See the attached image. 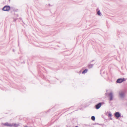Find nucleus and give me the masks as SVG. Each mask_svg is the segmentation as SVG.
Returning <instances> with one entry per match:
<instances>
[{
	"mask_svg": "<svg viewBox=\"0 0 127 127\" xmlns=\"http://www.w3.org/2000/svg\"><path fill=\"white\" fill-rule=\"evenodd\" d=\"M97 13V14L99 16H101V15L99 10L98 11Z\"/></svg>",
	"mask_w": 127,
	"mask_h": 127,
	"instance_id": "0eeeda50",
	"label": "nucleus"
},
{
	"mask_svg": "<svg viewBox=\"0 0 127 127\" xmlns=\"http://www.w3.org/2000/svg\"><path fill=\"white\" fill-rule=\"evenodd\" d=\"M91 119L93 120H95V117L94 116H92L91 117Z\"/></svg>",
	"mask_w": 127,
	"mask_h": 127,
	"instance_id": "1a4fd4ad",
	"label": "nucleus"
},
{
	"mask_svg": "<svg viewBox=\"0 0 127 127\" xmlns=\"http://www.w3.org/2000/svg\"><path fill=\"white\" fill-rule=\"evenodd\" d=\"M115 116L117 118H119L120 116V114L119 112H117L115 113Z\"/></svg>",
	"mask_w": 127,
	"mask_h": 127,
	"instance_id": "423d86ee",
	"label": "nucleus"
},
{
	"mask_svg": "<svg viewBox=\"0 0 127 127\" xmlns=\"http://www.w3.org/2000/svg\"><path fill=\"white\" fill-rule=\"evenodd\" d=\"M10 9V7L8 5L5 6L2 8V10L4 11H8Z\"/></svg>",
	"mask_w": 127,
	"mask_h": 127,
	"instance_id": "f257e3e1",
	"label": "nucleus"
},
{
	"mask_svg": "<svg viewBox=\"0 0 127 127\" xmlns=\"http://www.w3.org/2000/svg\"><path fill=\"white\" fill-rule=\"evenodd\" d=\"M101 103H100L96 105L95 106V107L97 109H98L99 108H100V107H101Z\"/></svg>",
	"mask_w": 127,
	"mask_h": 127,
	"instance_id": "20e7f679",
	"label": "nucleus"
},
{
	"mask_svg": "<svg viewBox=\"0 0 127 127\" xmlns=\"http://www.w3.org/2000/svg\"><path fill=\"white\" fill-rule=\"evenodd\" d=\"M3 125L5 126H9L11 127L13 126H16V125L15 124H13L12 125H11L10 124H9L8 123H6L4 124H3Z\"/></svg>",
	"mask_w": 127,
	"mask_h": 127,
	"instance_id": "f03ea898",
	"label": "nucleus"
},
{
	"mask_svg": "<svg viewBox=\"0 0 127 127\" xmlns=\"http://www.w3.org/2000/svg\"><path fill=\"white\" fill-rule=\"evenodd\" d=\"M48 5H49V6H52V5H51L50 4H49Z\"/></svg>",
	"mask_w": 127,
	"mask_h": 127,
	"instance_id": "9b49d317",
	"label": "nucleus"
},
{
	"mask_svg": "<svg viewBox=\"0 0 127 127\" xmlns=\"http://www.w3.org/2000/svg\"><path fill=\"white\" fill-rule=\"evenodd\" d=\"M109 96L110 97V100H112L113 98V95L112 93H110L109 94Z\"/></svg>",
	"mask_w": 127,
	"mask_h": 127,
	"instance_id": "39448f33",
	"label": "nucleus"
},
{
	"mask_svg": "<svg viewBox=\"0 0 127 127\" xmlns=\"http://www.w3.org/2000/svg\"><path fill=\"white\" fill-rule=\"evenodd\" d=\"M88 71V70L87 69H85V70H84L82 72V74H84V73H86V72H87V71Z\"/></svg>",
	"mask_w": 127,
	"mask_h": 127,
	"instance_id": "6e6552de",
	"label": "nucleus"
},
{
	"mask_svg": "<svg viewBox=\"0 0 127 127\" xmlns=\"http://www.w3.org/2000/svg\"><path fill=\"white\" fill-rule=\"evenodd\" d=\"M125 81L124 79H119L117 81V83H121Z\"/></svg>",
	"mask_w": 127,
	"mask_h": 127,
	"instance_id": "7ed1b4c3",
	"label": "nucleus"
},
{
	"mask_svg": "<svg viewBox=\"0 0 127 127\" xmlns=\"http://www.w3.org/2000/svg\"><path fill=\"white\" fill-rule=\"evenodd\" d=\"M124 95V94L121 93L120 94V96L121 97H122Z\"/></svg>",
	"mask_w": 127,
	"mask_h": 127,
	"instance_id": "9d476101",
	"label": "nucleus"
}]
</instances>
